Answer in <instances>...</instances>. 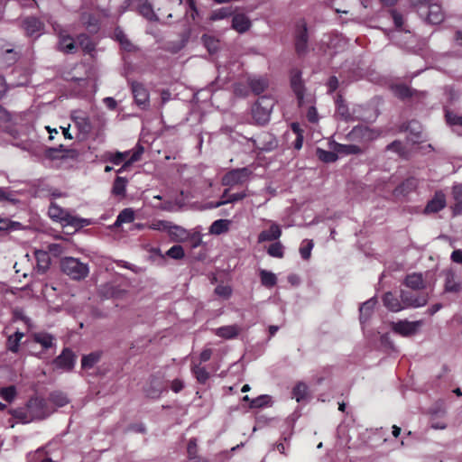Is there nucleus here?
<instances>
[{
    "mask_svg": "<svg viewBox=\"0 0 462 462\" xmlns=\"http://www.w3.org/2000/svg\"><path fill=\"white\" fill-rule=\"evenodd\" d=\"M52 411L44 399L33 397L28 401L25 411L16 410L13 414L14 417L21 419L24 423H27L34 420L45 419Z\"/></svg>",
    "mask_w": 462,
    "mask_h": 462,
    "instance_id": "f257e3e1",
    "label": "nucleus"
},
{
    "mask_svg": "<svg viewBox=\"0 0 462 462\" xmlns=\"http://www.w3.org/2000/svg\"><path fill=\"white\" fill-rule=\"evenodd\" d=\"M48 214L51 219L60 222L64 226H71L78 228L89 224L88 219L77 217L55 203L51 204Z\"/></svg>",
    "mask_w": 462,
    "mask_h": 462,
    "instance_id": "f03ea898",
    "label": "nucleus"
},
{
    "mask_svg": "<svg viewBox=\"0 0 462 462\" xmlns=\"http://www.w3.org/2000/svg\"><path fill=\"white\" fill-rule=\"evenodd\" d=\"M275 101L272 97L262 96L252 107L253 119L257 125H263L270 120Z\"/></svg>",
    "mask_w": 462,
    "mask_h": 462,
    "instance_id": "7ed1b4c3",
    "label": "nucleus"
},
{
    "mask_svg": "<svg viewBox=\"0 0 462 462\" xmlns=\"http://www.w3.org/2000/svg\"><path fill=\"white\" fill-rule=\"evenodd\" d=\"M62 272L74 280H81L88 276L89 268L88 263L80 262L74 257H65L60 262Z\"/></svg>",
    "mask_w": 462,
    "mask_h": 462,
    "instance_id": "20e7f679",
    "label": "nucleus"
},
{
    "mask_svg": "<svg viewBox=\"0 0 462 462\" xmlns=\"http://www.w3.org/2000/svg\"><path fill=\"white\" fill-rule=\"evenodd\" d=\"M290 81L291 89L297 97L299 106H303L306 104H311L313 98L310 95H305V86L301 79V71L300 69H292L291 70Z\"/></svg>",
    "mask_w": 462,
    "mask_h": 462,
    "instance_id": "39448f33",
    "label": "nucleus"
},
{
    "mask_svg": "<svg viewBox=\"0 0 462 462\" xmlns=\"http://www.w3.org/2000/svg\"><path fill=\"white\" fill-rule=\"evenodd\" d=\"M136 10L138 13L149 21H158V16L154 13L153 8L147 0H125V5L122 6L121 13L126 10Z\"/></svg>",
    "mask_w": 462,
    "mask_h": 462,
    "instance_id": "423d86ee",
    "label": "nucleus"
},
{
    "mask_svg": "<svg viewBox=\"0 0 462 462\" xmlns=\"http://www.w3.org/2000/svg\"><path fill=\"white\" fill-rule=\"evenodd\" d=\"M253 174L250 167L233 169L227 171L222 178L224 186H236L247 182Z\"/></svg>",
    "mask_w": 462,
    "mask_h": 462,
    "instance_id": "0eeeda50",
    "label": "nucleus"
},
{
    "mask_svg": "<svg viewBox=\"0 0 462 462\" xmlns=\"http://www.w3.org/2000/svg\"><path fill=\"white\" fill-rule=\"evenodd\" d=\"M53 30L59 36L58 48L65 53H74L78 50V44L73 38L60 24H53Z\"/></svg>",
    "mask_w": 462,
    "mask_h": 462,
    "instance_id": "6e6552de",
    "label": "nucleus"
},
{
    "mask_svg": "<svg viewBox=\"0 0 462 462\" xmlns=\"http://www.w3.org/2000/svg\"><path fill=\"white\" fill-rule=\"evenodd\" d=\"M400 298L402 299V304H403L402 310L423 307L429 300L427 294H420L416 296L411 292L403 290L400 291Z\"/></svg>",
    "mask_w": 462,
    "mask_h": 462,
    "instance_id": "1a4fd4ad",
    "label": "nucleus"
},
{
    "mask_svg": "<svg viewBox=\"0 0 462 462\" xmlns=\"http://www.w3.org/2000/svg\"><path fill=\"white\" fill-rule=\"evenodd\" d=\"M421 325V320H400L398 322H393L392 324V329L394 333L399 334L402 337H410L411 335H414Z\"/></svg>",
    "mask_w": 462,
    "mask_h": 462,
    "instance_id": "9d476101",
    "label": "nucleus"
},
{
    "mask_svg": "<svg viewBox=\"0 0 462 462\" xmlns=\"http://www.w3.org/2000/svg\"><path fill=\"white\" fill-rule=\"evenodd\" d=\"M308 32L305 21L300 20L296 25V51L299 54H303L307 51Z\"/></svg>",
    "mask_w": 462,
    "mask_h": 462,
    "instance_id": "9b49d317",
    "label": "nucleus"
},
{
    "mask_svg": "<svg viewBox=\"0 0 462 462\" xmlns=\"http://www.w3.org/2000/svg\"><path fill=\"white\" fill-rule=\"evenodd\" d=\"M75 364V356L71 350L65 348L61 354L53 360L56 368L69 371Z\"/></svg>",
    "mask_w": 462,
    "mask_h": 462,
    "instance_id": "f8f14e48",
    "label": "nucleus"
},
{
    "mask_svg": "<svg viewBox=\"0 0 462 462\" xmlns=\"http://www.w3.org/2000/svg\"><path fill=\"white\" fill-rule=\"evenodd\" d=\"M254 146L263 152H271L274 150L278 142L273 134L270 133H263L254 140Z\"/></svg>",
    "mask_w": 462,
    "mask_h": 462,
    "instance_id": "ddd939ff",
    "label": "nucleus"
},
{
    "mask_svg": "<svg viewBox=\"0 0 462 462\" xmlns=\"http://www.w3.org/2000/svg\"><path fill=\"white\" fill-rule=\"evenodd\" d=\"M131 88L135 103L139 106L145 108L149 103L148 90L139 82H132Z\"/></svg>",
    "mask_w": 462,
    "mask_h": 462,
    "instance_id": "4468645a",
    "label": "nucleus"
},
{
    "mask_svg": "<svg viewBox=\"0 0 462 462\" xmlns=\"http://www.w3.org/2000/svg\"><path fill=\"white\" fill-rule=\"evenodd\" d=\"M446 207V196L443 191H436L433 198L428 202L424 212L427 214L437 213Z\"/></svg>",
    "mask_w": 462,
    "mask_h": 462,
    "instance_id": "2eb2a0df",
    "label": "nucleus"
},
{
    "mask_svg": "<svg viewBox=\"0 0 462 462\" xmlns=\"http://www.w3.org/2000/svg\"><path fill=\"white\" fill-rule=\"evenodd\" d=\"M24 31L29 36L38 37L43 29L42 23L35 17H27L23 22Z\"/></svg>",
    "mask_w": 462,
    "mask_h": 462,
    "instance_id": "dca6fc26",
    "label": "nucleus"
},
{
    "mask_svg": "<svg viewBox=\"0 0 462 462\" xmlns=\"http://www.w3.org/2000/svg\"><path fill=\"white\" fill-rule=\"evenodd\" d=\"M383 305L392 312H398L402 310V299L400 295L388 291L383 297Z\"/></svg>",
    "mask_w": 462,
    "mask_h": 462,
    "instance_id": "f3484780",
    "label": "nucleus"
},
{
    "mask_svg": "<svg viewBox=\"0 0 462 462\" xmlns=\"http://www.w3.org/2000/svg\"><path fill=\"white\" fill-rule=\"evenodd\" d=\"M330 150H333L338 155L357 154L361 149L355 144H341L335 142L329 143Z\"/></svg>",
    "mask_w": 462,
    "mask_h": 462,
    "instance_id": "a211bd4d",
    "label": "nucleus"
},
{
    "mask_svg": "<svg viewBox=\"0 0 462 462\" xmlns=\"http://www.w3.org/2000/svg\"><path fill=\"white\" fill-rule=\"evenodd\" d=\"M251 26L250 19L244 14H237L232 19V28L239 33H244Z\"/></svg>",
    "mask_w": 462,
    "mask_h": 462,
    "instance_id": "6ab92c4d",
    "label": "nucleus"
},
{
    "mask_svg": "<svg viewBox=\"0 0 462 462\" xmlns=\"http://www.w3.org/2000/svg\"><path fill=\"white\" fill-rule=\"evenodd\" d=\"M404 284L414 291L422 290L426 287L423 275L418 273L408 274L404 280Z\"/></svg>",
    "mask_w": 462,
    "mask_h": 462,
    "instance_id": "aec40b11",
    "label": "nucleus"
},
{
    "mask_svg": "<svg viewBox=\"0 0 462 462\" xmlns=\"http://www.w3.org/2000/svg\"><path fill=\"white\" fill-rule=\"evenodd\" d=\"M33 341L40 344L43 349H50L56 346L55 337L47 332H37L32 336Z\"/></svg>",
    "mask_w": 462,
    "mask_h": 462,
    "instance_id": "412c9836",
    "label": "nucleus"
},
{
    "mask_svg": "<svg viewBox=\"0 0 462 462\" xmlns=\"http://www.w3.org/2000/svg\"><path fill=\"white\" fill-rule=\"evenodd\" d=\"M282 235V230L280 226L272 223L270 228L268 230L262 231L258 236V242H265V241H273L278 239Z\"/></svg>",
    "mask_w": 462,
    "mask_h": 462,
    "instance_id": "4be33fe9",
    "label": "nucleus"
},
{
    "mask_svg": "<svg viewBox=\"0 0 462 462\" xmlns=\"http://www.w3.org/2000/svg\"><path fill=\"white\" fill-rule=\"evenodd\" d=\"M428 21L433 24L440 23L444 18L440 5H439L438 4L430 3L428 5Z\"/></svg>",
    "mask_w": 462,
    "mask_h": 462,
    "instance_id": "5701e85b",
    "label": "nucleus"
},
{
    "mask_svg": "<svg viewBox=\"0 0 462 462\" xmlns=\"http://www.w3.org/2000/svg\"><path fill=\"white\" fill-rule=\"evenodd\" d=\"M241 331V328L237 325H229L223 326L215 329V334L220 337L226 339H231L236 337L239 332Z\"/></svg>",
    "mask_w": 462,
    "mask_h": 462,
    "instance_id": "b1692460",
    "label": "nucleus"
},
{
    "mask_svg": "<svg viewBox=\"0 0 462 462\" xmlns=\"http://www.w3.org/2000/svg\"><path fill=\"white\" fill-rule=\"evenodd\" d=\"M36 268L39 273H43L50 266L51 259L47 252L36 250L35 253Z\"/></svg>",
    "mask_w": 462,
    "mask_h": 462,
    "instance_id": "393cba45",
    "label": "nucleus"
},
{
    "mask_svg": "<svg viewBox=\"0 0 462 462\" xmlns=\"http://www.w3.org/2000/svg\"><path fill=\"white\" fill-rule=\"evenodd\" d=\"M248 85L255 95H260L268 88V80L262 77H252L248 79Z\"/></svg>",
    "mask_w": 462,
    "mask_h": 462,
    "instance_id": "a878e982",
    "label": "nucleus"
},
{
    "mask_svg": "<svg viewBox=\"0 0 462 462\" xmlns=\"http://www.w3.org/2000/svg\"><path fill=\"white\" fill-rule=\"evenodd\" d=\"M134 218H135V213L132 208H124L118 214V216L114 223V226L119 227L123 224L132 223V222H134Z\"/></svg>",
    "mask_w": 462,
    "mask_h": 462,
    "instance_id": "bb28decb",
    "label": "nucleus"
},
{
    "mask_svg": "<svg viewBox=\"0 0 462 462\" xmlns=\"http://www.w3.org/2000/svg\"><path fill=\"white\" fill-rule=\"evenodd\" d=\"M377 303V300L374 297L369 299L365 302H364L359 310H360V321L361 323H365L370 318L373 310Z\"/></svg>",
    "mask_w": 462,
    "mask_h": 462,
    "instance_id": "cd10ccee",
    "label": "nucleus"
},
{
    "mask_svg": "<svg viewBox=\"0 0 462 462\" xmlns=\"http://www.w3.org/2000/svg\"><path fill=\"white\" fill-rule=\"evenodd\" d=\"M452 195L455 204L452 207L455 216L462 214V184H456L452 189Z\"/></svg>",
    "mask_w": 462,
    "mask_h": 462,
    "instance_id": "c85d7f7f",
    "label": "nucleus"
},
{
    "mask_svg": "<svg viewBox=\"0 0 462 462\" xmlns=\"http://www.w3.org/2000/svg\"><path fill=\"white\" fill-rule=\"evenodd\" d=\"M461 285L456 281V274L453 271L448 270L445 273V291L448 292H458Z\"/></svg>",
    "mask_w": 462,
    "mask_h": 462,
    "instance_id": "c756f323",
    "label": "nucleus"
},
{
    "mask_svg": "<svg viewBox=\"0 0 462 462\" xmlns=\"http://www.w3.org/2000/svg\"><path fill=\"white\" fill-rule=\"evenodd\" d=\"M127 182V179L119 176L116 177L112 186V195L118 198H124L126 192Z\"/></svg>",
    "mask_w": 462,
    "mask_h": 462,
    "instance_id": "7c9ffc66",
    "label": "nucleus"
},
{
    "mask_svg": "<svg viewBox=\"0 0 462 462\" xmlns=\"http://www.w3.org/2000/svg\"><path fill=\"white\" fill-rule=\"evenodd\" d=\"M80 22L91 32H95L98 29L97 19L89 13L82 12Z\"/></svg>",
    "mask_w": 462,
    "mask_h": 462,
    "instance_id": "2f4dec72",
    "label": "nucleus"
},
{
    "mask_svg": "<svg viewBox=\"0 0 462 462\" xmlns=\"http://www.w3.org/2000/svg\"><path fill=\"white\" fill-rule=\"evenodd\" d=\"M230 224L231 220L229 219H217L211 224L209 233L217 236L226 233L228 231Z\"/></svg>",
    "mask_w": 462,
    "mask_h": 462,
    "instance_id": "473e14b6",
    "label": "nucleus"
},
{
    "mask_svg": "<svg viewBox=\"0 0 462 462\" xmlns=\"http://www.w3.org/2000/svg\"><path fill=\"white\" fill-rule=\"evenodd\" d=\"M444 97L448 104H453L460 97L461 91L455 85H447L443 88Z\"/></svg>",
    "mask_w": 462,
    "mask_h": 462,
    "instance_id": "72a5a7b5",
    "label": "nucleus"
},
{
    "mask_svg": "<svg viewBox=\"0 0 462 462\" xmlns=\"http://www.w3.org/2000/svg\"><path fill=\"white\" fill-rule=\"evenodd\" d=\"M351 134L355 137H361L364 140H371L375 137L374 132L365 125H357L354 127Z\"/></svg>",
    "mask_w": 462,
    "mask_h": 462,
    "instance_id": "f704fd0d",
    "label": "nucleus"
},
{
    "mask_svg": "<svg viewBox=\"0 0 462 462\" xmlns=\"http://www.w3.org/2000/svg\"><path fill=\"white\" fill-rule=\"evenodd\" d=\"M416 187V181L413 179H408L405 181H403L401 185L395 188L393 194L394 196H405L410 191L414 189Z\"/></svg>",
    "mask_w": 462,
    "mask_h": 462,
    "instance_id": "c9c22d12",
    "label": "nucleus"
},
{
    "mask_svg": "<svg viewBox=\"0 0 462 462\" xmlns=\"http://www.w3.org/2000/svg\"><path fill=\"white\" fill-rule=\"evenodd\" d=\"M446 121L453 128V131L457 132V134L462 135V133L458 131V127H462V116L454 114L448 110H446Z\"/></svg>",
    "mask_w": 462,
    "mask_h": 462,
    "instance_id": "e433bc0d",
    "label": "nucleus"
},
{
    "mask_svg": "<svg viewBox=\"0 0 462 462\" xmlns=\"http://www.w3.org/2000/svg\"><path fill=\"white\" fill-rule=\"evenodd\" d=\"M167 232L171 237L178 241L184 240L189 236L188 231L185 228L173 225L172 223H171V227L168 228Z\"/></svg>",
    "mask_w": 462,
    "mask_h": 462,
    "instance_id": "4c0bfd02",
    "label": "nucleus"
},
{
    "mask_svg": "<svg viewBox=\"0 0 462 462\" xmlns=\"http://www.w3.org/2000/svg\"><path fill=\"white\" fill-rule=\"evenodd\" d=\"M188 462H207L197 456V439H190L187 446Z\"/></svg>",
    "mask_w": 462,
    "mask_h": 462,
    "instance_id": "58836bf2",
    "label": "nucleus"
},
{
    "mask_svg": "<svg viewBox=\"0 0 462 462\" xmlns=\"http://www.w3.org/2000/svg\"><path fill=\"white\" fill-rule=\"evenodd\" d=\"M18 201L17 193L15 191L11 190L8 188L0 187V202H10L16 204Z\"/></svg>",
    "mask_w": 462,
    "mask_h": 462,
    "instance_id": "ea45409f",
    "label": "nucleus"
},
{
    "mask_svg": "<svg viewBox=\"0 0 462 462\" xmlns=\"http://www.w3.org/2000/svg\"><path fill=\"white\" fill-rule=\"evenodd\" d=\"M49 400L52 402L56 407H63L69 402V399L65 393L62 392H53L50 394Z\"/></svg>",
    "mask_w": 462,
    "mask_h": 462,
    "instance_id": "a19ab883",
    "label": "nucleus"
},
{
    "mask_svg": "<svg viewBox=\"0 0 462 462\" xmlns=\"http://www.w3.org/2000/svg\"><path fill=\"white\" fill-rule=\"evenodd\" d=\"M260 277L262 284L265 287H273L277 282L276 275L266 270L260 271Z\"/></svg>",
    "mask_w": 462,
    "mask_h": 462,
    "instance_id": "79ce46f5",
    "label": "nucleus"
},
{
    "mask_svg": "<svg viewBox=\"0 0 462 462\" xmlns=\"http://www.w3.org/2000/svg\"><path fill=\"white\" fill-rule=\"evenodd\" d=\"M318 158L324 162H334L337 160V154L333 150L326 151L321 148H318L316 151Z\"/></svg>",
    "mask_w": 462,
    "mask_h": 462,
    "instance_id": "37998d69",
    "label": "nucleus"
},
{
    "mask_svg": "<svg viewBox=\"0 0 462 462\" xmlns=\"http://www.w3.org/2000/svg\"><path fill=\"white\" fill-rule=\"evenodd\" d=\"M201 40L209 53H215L218 50L219 42L214 36L204 34Z\"/></svg>",
    "mask_w": 462,
    "mask_h": 462,
    "instance_id": "c03bdc74",
    "label": "nucleus"
},
{
    "mask_svg": "<svg viewBox=\"0 0 462 462\" xmlns=\"http://www.w3.org/2000/svg\"><path fill=\"white\" fill-rule=\"evenodd\" d=\"M192 374L195 375L198 382L200 383H205L209 378V374L206 370L205 367L200 366V365H194L191 367Z\"/></svg>",
    "mask_w": 462,
    "mask_h": 462,
    "instance_id": "a18cd8bd",
    "label": "nucleus"
},
{
    "mask_svg": "<svg viewBox=\"0 0 462 462\" xmlns=\"http://www.w3.org/2000/svg\"><path fill=\"white\" fill-rule=\"evenodd\" d=\"M246 196H247V194L245 191L228 194V189H225L221 196V199H222V201L225 202V205H226L227 203H234L238 200H242Z\"/></svg>",
    "mask_w": 462,
    "mask_h": 462,
    "instance_id": "49530a36",
    "label": "nucleus"
},
{
    "mask_svg": "<svg viewBox=\"0 0 462 462\" xmlns=\"http://www.w3.org/2000/svg\"><path fill=\"white\" fill-rule=\"evenodd\" d=\"M12 118L10 114L0 106V130L9 131L12 128Z\"/></svg>",
    "mask_w": 462,
    "mask_h": 462,
    "instance_id": "de8ad7c7",
    "label": "nucleus"
},
{
    "mask_svg": "<svg viewBox=\"0 0 462 462\" xmlns=\"http://www.w3.org/2000/svg\"><path fill=\"white\" fill-rule=\"evenodd\" d=\"M78 47L79 46L85 52H91L95 49V45L90 38L85 34H80L78 38Z\"/></svg>",
    "mask_w": 462,
    "mask_h": 462,
    "instance_id": "09e8293b",
    "label": "nucleus"
},
{
    "mask_svg": "<svg viewBox=\"0 0 462 462\" xmlns=\"http://www.w3.org/2000/svg\"><path fill=\"white\" fill-rule=\"evenodd\" d=\"M115 37L125 51H131L134 49V45L130 42L122 30L116 29L115 31Z\"/></svg>",
    "mask_w": 462,
    "mask_h": 462,
    "instance_id": "8fccbe9b",
    "label": "nucleus"
},
{
    "mask_svg": "<svg viewBox=\"0 0 462 462\" xmlns=\"http://www.w3.org/2000/svg\"><path fill=\"white\" fill-rule=\"evenodd\" d=\"M307 393L308 387L303 383H299L292 390L293 398H295L298 402L305 399Z\"/></svg>",
    "mask_w": 462,
    "mask_h": 462,
    "instance_id": "3c124183",
    "label": "nucleus"
},
{
    "mask_svg": "<svg viewBox=\"0 0 462 462\" xmlns=\"http://www.w3.org/2000/svg\"><path fill=\"white\" fill-rule=\"evenodd\" d=\"M100 358V355L98 353H90L88 356H84L81 360V365L85 369H89L94 366L96 363Z\"/></svg>",
    "mask_w": 462,
    "mask_h": 462,
    "instance_id": "603ef678",
    "label": "nucleus"
},
{
    "mask_svg": "<svg viewBox=\"0 0 462 462\" xmlns=\"http://www.w3.org/2000/svg\"><path fill=\"white\" fill-rule=\"evenodd\" d=\"M75 124L77 125L79 130L83 134H88L91 131V124L88 118L86 116L75 117Z\"/></svg>",
    "mask_w": 462,
    "mask_h": 462,
    "instance_id": "864d4df0",
    "label": "nucleus"
},
{
    "mask_svg": "<svg viewBox=\"0 0 462 462\" xmlns=\"http://www.w3.org/2000/svg\"><path fill=\"white\" fill-rule=\"evenodd\" d=\"M313 245L314 244L312 240L305 239L302 241L300 247V254L302 259L308 260L310 257Z\"/></svg>",
    "mask_w": 462,
    "mask_h": 462,
    "instance_id": "5fc2aeb1",
    "label": "nucleus"
},
{
    "mask_svg": "<svg viewBox=\"0 0 462 462\" xmlns=\"http://www.w3.org/2000/svg\"><path fill=\"white\" fill-rule=\"evenodd\" d=\"M16 396V389L14 385L0 389V397L8 402H12Z\"/></svg>",
    "mask_w": 462,
    "mask_h": 462,
    "instance_id": "6e6d98bb",
    "label": "nucleus"
},
{
    "mask_svg": "<svg viewBox=\"0 0 462 462\" xmlns=\"http://www.w3.org/2000/svg\"><path fill=\"white\" fill-rule=\"evenodd\" d=\"M0 56L5 57L7 65L14 63L18 59V55L13 48L1 49Z\"/></svg>",
    "mask_w": 462,
    "mask_h": 462,
    "instance_id": "4d7b16f0",
    "label": "nucleus"
},
{
    "mask_svg": "<svg viewBox=\"0 0 462 462\" xmlns=\"http://www.w3.org/2000/svg\"><path fill=\"white\" fill-rule=\"evenodd\" d=\"M231 14H232V11H231L230 8H228V7H222V8H219L217 10H215L211 14L210 20H212V21L222 20V19L229 16Z\"/></svg>",
    "mask_w": 462,
    "mask_h": 462,
    "instance_id": "13d9d810",
    "label": "nucleus"
},
{
    "mask_svg": "<svg viewBox=\"0 0 462 462\" xmlns=\"http://www.w3.org/2000/svg\"><path fill=\"white\" fill-rule=\"evenodd\" d=\"M105 160L110 162L114 165H119L125 162V160L123 159V153L121 152H106L105 154Z\"/></svg>",
    "mask_w": 462,
    "mask_h": 462,
    "instance_id": "bf43d9fd",
    "label": "nucleus"
},
{
    "mask_svg": "<svg viewBox=\"0 0 462 462\" xmlns=\"http://www.w3.org/2000/svg\"><path fill=\"white\" fill-rule=\"evenodd\" d=\"M143 147L140 144H136V146L131 150V155L127 161V164H133L135 162H138L141 159L142 154L143 153Z\"/></svg>",
    "mask_w": 462,
    "mask_h": 462,
    "instance_id": "052dcab7",
    "label": "nucleus"
},
{
    "mask_svg": "<svg viewBox=\"0 0 462 462\" xmlns=\"http://www.w3.org/2000/svg\"><path fill=\"white\" fill-rule=\"evenodd\" d=\"M271 397L269 395H261L251 401L250 406L252 408H260L266 406L270 403Z\"/></svg>",
    "mask_w": 462,
    "mask_h": 462,
    "instance_id": "680f3d73",
    "label": "nucleus"
},
{
    "mask_svg": "<svg viewBox=\"0 0 462 462\" xmlns=\"http://www.w3.org/2000/svg\"><path fill=\"white\" fill-rule=\"evenodd\" d=\"M148 227L152 230L168 231V228L171 227V222L166 220H154L149 224Z\"/></svg>",
    "mask_w": 462,
    "mask_h": 462,
    "instance_id": "e2e57ef3",
    "label": "nucleus"
},
{
    "mask_svg": "<svg viewBox=\"0 0 462 462\" xmlns=\"http://www.w3.org/2000/svg\"><path fill=\"white\" fill-rule=\"evenodd\" d=\"M166 254L172 259L179 260L184 257V250L180 245H173L167 251Z\"/></svg>",
    "mask_w": 462,
    "mask_h": 462,
    "instance_id": "0e129e2a",
    "label": "nucleus"
},
{
    "mask_svg": "<svg viewBox=\"0 0 462 462\" xmlns=\"http://www.w3.org/2000/svg\"><path fill=\"white\" fill-rule=\"evenodd\" d=\"M268 254L271 256L282 258L283 256V247L281 243H273L268 248Z\"/></svg>",
    "mask_w": 462,
    "mask_h": 462,
    "instance_id": "69168bd1",
    "label": "nucleus"
},
{
    "mask_svg": "<svg viewBox=\"0 0 462 462\" xmlns=\"http://www.w3.org/2000/svg\"><path fill=\"white\" fill-rule=\"evenodd\" d=\"M393 92L397 97H399L401 98H405V97H411L412 95L411 89L404 85L395 86L393 88Z\"/></svg>",
    "mask_w": 462,
    "mask_h": 462,
    "instance_id": "338daca9",
    "label": "nucleus"
},
{
    "mask_svg": "<svg viewBox=\"0 0 462 462\" xmlns=\"http://www.w3.org/2000/svg\"><path fill=\"white\" fill-rule=\"evenodd\" d=\"M215 293L224 299H228L232 294V289L228 285H218L215 289Z\"/></svg>",
    "mask_w": 462,
    "mask_h": 462,
    "instance_id": "774afa93",
    "label": "nucleus"
}]
</instances>
